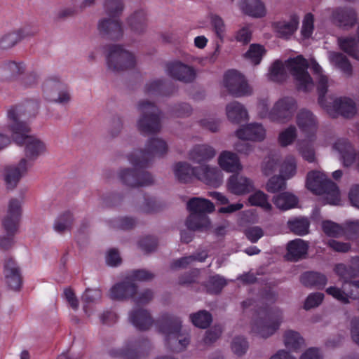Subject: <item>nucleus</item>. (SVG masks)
<instances>
[{"label": "nucleus", "instance_id": "obj_52", "mask_svg": "<svg viewBox=\"0 0 359 359\" xmlns=\"http://www.w3.org/2000/svg\"><path fill=\"white\" fill-rule=\"evenodd\" d=\"M73 215L69 212H66L61 215L54 224V229L58 233H63L71 229L73 224Z\"/></svg>", "mask_w": 359, "mask_h": 359}, {"label": "nucleus", "instance_id": "obj_36", "mask_svg": "<svg viewBox=\"0 0 359 359\" xmlns=\"http://www.w3.org/2000/svg\"><path fill=\"white\" fill-rule=\"evenodd\" d=\"M218 163L226 172H234L242 169L237 155L229 151H224L220 154Z\"/></svg>", "mask_w": 359, "mask_h": 359}, {"label": "nucleus", "instance_id": "obj_49", "mask_svg": "<svg viewBox=\"0 0 359 359\" xmlns=\"http://www.w3.org/2000/svg\"><path fill=\"white\" fill-rule=\"evenodd\" d=\"M189 318L193 324L200 328L208 327L212 321V315L205 310L191 313Z\"/></svg>", "mask_w": 359, "mask_h": 359}, {"label": "nucleus", "instance_id": "obj_55", "mask_svg": "<svg viewBox=\"0 0 359 359\" xmlns=\"http://www.w3.org/2000/svg\"><path fill=\"white\" fill-rule=\"evenodd\" d=\"M139 209L144 213H154L161 210L162 205L155 198L145 195L144 196V202Z\"/></svg>", "mask_w": 359, "mask_h": 359}, {"label": "nucleus", "instance_id": "obj_7", "mask_svg": "<svg viewBox=\"0 0 359 359\" xmlns=\"http://www.w3.org/2000/svg\"><path fill=\"white\" fill-rule=\"evenodd\" d=\"M43 90L46 99L50 102L66 105L71 101L67 85L57 76L48 77L43 83Z\"/></svg>", "mask_w": 359, "mask_h": 359}, {"label": "nucleus", "instance_id": "obj_31", "mask_svg": "<svg viewBox=\"0 0 359 359\" xmlns=\"http://www.w3.org/2000/svg\"><path fill=\"white\" fill-rule=\"evenodd\" d=\"M165 346L170 351L180 353L184 351L190 343L189 334L182 330L164 338Z\"/></svg>", "mask_w": 359, "mask_h": 359}, {"label": "nucleus", "instance_id": "obj_37", "mask_svg": "<svg viewBox=\"0 0 359 359\" xmlns=\"http://www.w3.org/2000/svg\"><path fill=\"white\" fill-rule=\"evenodd\" d=\"M197 167H192L187 162H178L173 168L176 179L182 183L190 182L193 177H196Z\"/></svg>", "mask_w": 359, "mask_h": 359}, {"label": "nucleus", "instance_id": "obj_39", "mask_svg": "<svg viewBox=\"0 0 359 359\" xmlns=\"http://www.w3.org/2000/svg\"><path fill=\"white\" fill-rule=\"evenodd\" d=\"M31 35L34 34H29L25 28L8 32L0 39V48L4 50L11 48L22 39Z\"/></svg>", "mask_w": 359, "mask_h": 359}, {"label": "nucleus", "instance_id": "obj_24", "mask_svg": "<svg viewBox=\"0 0 359 359\" xmlns=\"http://www.w3.org/2000/svg\"><path fill=\"white\" fill-rule=\"evenodd\" d=\"M137 285L127 277L121 283L114 285L110 290V297L113 299L123 300L133 298L136 294Z\"/></svg>", "mask_w": 359, "mask_h": 359}, {"label": "nucleus", "instance_id": "obj_28", "mask_svg": "<svg viewBox=\"0 0 359 359\" xmlns=\"http://www.w3.org/2000/svg\"><path fill=\"white\" fill-rule=\"evenodd\" d=\"M131 323L139 330L146 331L152 326L154 320L147 309H135L129 314Z\"/></svg>", "mask_w": 359, "mask_h": 359}, {"label": "nucleus", "instance_id": "obj_35", "mask_svg": "<svg viewBox=\"0 0 359 359\" xmlns=\"http://www.w3.org/2000/svg\"><path fill=\"white\" fill-rule=\"evenodd\" d=\"M334 147L340 154L344 166H350L354 162L355 151L347 140H338L334 144Z\"/></svg>", "mask_w": 359, "mask_h": 359}, {"label": "nucleus", "instance_id": "obj_18", "mask_svg": "<svg viewBox=\"0 0 359 359\" xmlns=\"http://www.w3.org/2000/svg\"><path fill=\"white\" fill-rule=\"evenodd\" d=\"M334 23L339 27L348 30L358 22L356 11L352 8H338L332 13Z\"/></svg>", "mask_w": 359, "mask_h": 359}, {"label": "nucleus", "instance_id": "obj_27", "mask_svg": "<svg viewBox=\"0 0 359 359\" xmlns=\"http://www.w3.org/2000/svg\"><path fill=\"white\" fill-rule=\"evenodd\" d=\"M130 31L137 35L144 34L147 29V19L143 10H137L132 13L126 20Z\"/></svg>", "mask_w": 359, "mask_h": 359}, {"label": "nucleus", "instance_id": "obj_54", "mask_svg": "<svg viewBox=\"0 0 359 359\" xmlns=\"http://www.w3.org/2000/svg\"><path fill=\"white\" fill-rule=\"evenodd\" d=\"M297 163L295 158L292 156H287L280 167V173L282 177L288 179L294 176L296 173Z\"/></svg>", "mask_w": 359, "mask_h": 359}, {"label": "nucleus", "instance_id": "obj_43", "mask_svg": "<svg viewBox=\"0 0 359 359\" xmlns=\"http://www.w3.org/2000/svg\"><path fill=\"white\" fill-rule=\"evenodd\" d=\"M329 59L332 64L340 69L346 75H352V66L347 57L341 53L330 52Z\"/></svg>", "mask_w": 359, "mask_h": 359}, {"label": "nucleus", "instance_id": "obj_12", "mask_svg": "<svg viewBox=\"0 0 359 359\" xmlns=\"http://www.w3.org/2000/svg\"><path fill=\"white\" fill-rule=\"evenodd\" d=\"M29 168L25 160H20L17 164L6 165L1 173L6 189H15L21 179L27 173Z\"/></svg>", "mask_w": 359, "mask_h": 359}, {"label": "nucleus", "instance_id": "obj_26", "mask_svg": "<svg viewBox=\"0 0 359 359\" xmlns=\"http://www.w3.org/2000/svg\"><path fill=\"white\" fill-rule=\"evenodd\" d=\"M216 155L215 149L208 144L195 145L188 154V158L195 163L205 164Z\"/></svg>", "mask_w": 359, "mask_h": 359}, {"label": "nucleus", "instance_id": "obj_60", "mask_svg": "<svg viewBox=\"0 0 359 359\" xmlns=\"http://www.w3.org/2000/svg\"><path fill=\"white\" fill-rule=\"evenodd\" d=\"M248 342L243 337H236L231 342V349L233 353L238 357L245 354L248 349Z\"/></svg>", "mask_w": 359, "mask_h": 359}, {"label": "nucleus", "instance_id": "obj_53", "mask_svg": "<svg viewBox=\"0 0 359 359\" xmlns=\"http://www.w3.org/2000/svg\"><path fill=\"white\" fill-rule=\"evenodd\" d=\"M322 228L323 232L330 237L339 238L344 233L343 226L330 220L323 222Z\"/></svg>", "mask_w": 359, "mask_h": 359}, {"label": "nucleus", "instance_id": "obj_62", "mask_svg": "<svg viewBox=\"0 0 359 359\" xmlns=\"http://www.w3.org/2000/svg\"><path fill=\"white\" fill-rule=\"evenodd\" d=\"M128 278L132 282L137 281H150L155 278V274L146 269H137L131 272Z\"/></svg>", "mask_w": 359, "mask_h": 359}, {"label": "nucleus", "instance_id": "obj_5", "mask_svg": "<svg viewBox=\"0 0 359 359\" xmlns=\"http://www.w3.org/2000/svg\"><path fill=\"white\" fill-rule=\"evenodd\" d=\"M168 147L167 143L158 137L147 140L144 149L137 150L128 156V160L134 166L146 168L155 157H162L166 154Z\"/></svg>", "mask_w": 359, "mask_h": 359}, {"label": "nucleus", "instance_id": "obj_11", "mask_svg": "<svg viewBox=\"0 0 359 359\" xmlns=\"http://www.w3.org/2000/svg\"><path fill=\"white\" fill-rule=\"evenodd\" d=\"M28 107L29 106L25 107L22 105H16L11 107L8 110V128L12 133V139L15 135L29 133L30 128L25 119L34 116L35 113L27 114Z\"/></svg>", "mask_w": 359, "mask_h": 359}, {"label": "nucleus", "instance_id": "obj_21", "mask_svg": "<svg viewBox=\"0 0 359 359\" xmlns=\"http://www.w3.org/2000/svg\"><path fill=\"white\" fill-rule=\"evenodd\" d=\"M149 347L150 342L148 339L144 337L133 339L129 340L123 348L122 354L126 359H139Z\"/></svg>", "mask_w": 359, "mask_h": 359}, {"label": "nucleus", "instance_id": "obj_46", "mask_svg": "<svg viewBox=\"0 0 359 359\" xmlns=\"http://www.w3.org/2000/svg\"><path fill=\"white\" fill-rule=\"evenodd\" d=\"M124 8L123 0H104L103 8L108 17L119 18Z\"/></svg>", "mask_w": 359, "mask_h": 359}, {"label": "nucleus", "instance_id": "obj_8", "mask_svg": "<svg viewBox=\"0 0 359 359\" xmlns=\"http://www.w3.org/2000/svg\"><path fill=\"white\" fill-rule=\"evenodd\" d=\"M107 60L108 69L114 72L132 69L136 63L134 54L120 45L109 46Z\"/></svg>", "mask_w": 359, "mask_h": 359}, {"label": "nucleus", "instance_id": "obj_6", "mask_svg": "<svg viewBox=\"0 0 359 359\" xmlns=\"http://www.w3.org/2000/svg\"><path fill=\"white\" fill-rule=\"evenodd\" d=\"M29 133H24L21 135H15L13 140L19 146L25 145V157L20 160H25L26 165L31 168L32 162L36 161L40 156L46 152V143L41 139L28 135Z\"/></svg>", "mask_w": 359, "mask_h": 359}, {"label": "nucleus", "instance_id": "obj_19", "mask_svg": "<svg viewBox=\"0 0 359 359\" xmlns=\"http://www.w3.org/2000/svg\"><path fill=\"white\" fill-rule=\"evenodd\" d=\"M168 74L180 81L191 83L196 78L195 69L181 62H175L167 65Z\"/></svg>", "mask_w": 359, "mask_h": 359}, {"label": "nucleus", "instance_id": "obj_4", "mask_svg": "<svg viewBox=\"0 0 359 359\" xmlns=\"http://www.w3.org/2000/svg\"><path fill=\"white\" fill-rule=\"evenodd\" d=\"M307 188L318 195H323L329 204L337 205L339 201V191L335 183L318 171H311L306 177Z\"/></svg>", "mask_w": 359, "mask_h": 359}, {"label": "nucleus", "instance_id": "obj_20", "mask_svg": "<svg viewBox=\"0 0 359 359\" xmlns=\"http://www.w3.org/2000/svg\"><path fill=\"white\" fill-rule=\"evenodd\" d=\"M196 178L214 187H219L222 182L221 171L208 164H202L197 166Z\"/></svg>", "mask_w": 359, "mask_h": 359}, {"label": "nucleus", "instance_id": "obj_40", "mask_svg": "<svg viewBox=\"0 0 359 359\" xmlns=\"http://www.w3.org/2000/svg\"><path fill=\"white\" fill-rule=\"evenodd\" d=\"M300 281L304 286L320 289L326 285L327 278L319 272L307 271L301 276Z\"/></svg>", "mask_w": 359, "mask_h": 359}, {"label": "nucleus", "instance_id": "obj_64", "mask_svg": "<svg viewBox=\"0 0 359 359\" xmlns=\"http://www.w3.org/2000/svg\"><path fill=\"white\" fill-rule=\"evenodd\" d=\"M154 297V292L150 289H145L143 291L133 295L134 302L138 305L149 304Z\"/></svg>", "mask_w": 359, "mask_h": 359}, {"label": "nucleus", "instance_id": "obj_2", "mask_svg": "<svg viewBox=\"0 0 359 359\" xmlns=\"http://www.w3.org/2000/svg\"><path fill=\"white\" fill-rule=\"evenodd\" d=\"M137 130L144 135L156 134L161 129V112L154 102L140 100L136 104Z\"/></svg>", "mask_w": 359, "mask_h": 359}, {"label": "nucleus", "instance_id": "obj_44", "mask_svg": "<svg viewBox=\"0 0 359 359\" xmlns=\"http://www.w3.org/2000/svg\"><path fill=\"white\" fill-rule=\"evenodd\" d=\"M273 201L278 208L286 210L295 207L298 200L294 195L284 192L274 196Z\"/></svg>", "mask_w": 359, "mask_h": 359}, {"label": "nucleus", "instance_id": "obj_10", "mask_svg": "<svg viewBox=\"0 0 359 359\" xmlns=\"http://www.w3.org/2000/svg\"><path fill=\"white\" fill-rule=\"evenodd\" d=\"M135 168H121L117 172L118 178L121 182L131 188L148 187L154 184L153 175L145 170Z\"/></svg>", "mask_w": 359, "mask_h": 359}, {"label": "nucleus", "instance_id": "obj_23", "mask_svg": "<svg viewBox=\"0 0 359 359\" xmlns=\"http://www.w3.org/2000/svg\"><path fill=\"white\" fill-rule=\"evenodd\" d=\"M4 273L8 286L14 290H19L22 285V277L20 268L13 259H5Z\"/></svg>", "mask_w": 359, "mask_h": 359}, {"label": "nucleus", "instance_id": "obj_30", "mask_svg": "<svg viewBox=\"0 0 359 359\" xmlns=\"http://www.w3.org/2000/svg\"><path fill=\"white\" fill-rule=\"evenodd\" d=\"M283 318L282 312L278 311L270 325L264 323L261 320L257 321L252 325V331L261 337L268 338L278 329Z\"/></svg>", "mask_w": 359, "mask_h": 359}, {"label": "nucleus", "instance_id": "obj_38", "mask_svg": "<svg viewBox=\"0 0 359 359\" xmlns=\"http://www.w3.org/2000/svg\"><path fill=\"white\" fill-rule=\"evenodd\" d=\"M229 120L233 123H240L248 119V111L245 107L238 102H233L226 107Z\"/></svg>", "mask_w": 359, "mask_h": 359}, {"label": "nucleus", "instance_id": "obj_16", "mask_svg": "<svg viewBox=\"0 0 359 359\" xmlns=\"http://www.w3.org/2000/svg\"><path fill=\"white\" fill-rule=\"evenodd\" d=\"M20 215L21 208L19 200L12 198L8 203L7 215L2 221L3 227L8 234L15 235L18 231Z\"/></svg>", "mask_w": 359, "mask_h": 359}, {"label": "nucleus", "instance_id": "obj_17", "mask_svg": "<svg viewBox=\"0 0 359 359\" xmlns=\"http://www.w3.org/2000/svg\"><path fill=\"white\" fill-rule=\"evenodd\" d=\"M158 332L163 338L177 334L182 329L180 318L170 313L162 314L156 321Z\"/></svg>", "mask_w": 359, "mask_h": 359}, {"label": "nucleus", "instance_id": "obj_3", "mask_svg": "<svg viewBox=\"0 0 359 359\" xmlns=\"http://www.w3.org/2000/svg\"><path fill=\"white\" fill-rule=\"evenodd\" d=\"M315 59H311L309 62L302 55L295 57L289 58L285 61V67L293 76L295 85L299 91L309 92L314 87L313 81L307 71L309 67L313 70L318 83L319 75L316 73L312 67V61Z\"/></svg>", "mask_w": 359, "mask_h": 359}, {"label": "nucleus", "instance_id": "obj_41", "mask_svg": "<svg viewBox=\"0 0 359 359\" xmlns=\"http://www.w3.org/2000/svg\"><path fill=\"white\" fill-rule=\"evenodd\" d=\"M299 18L292 15L288 21H280L276 23V29L278 36L287 39L297 30L299 25Z\"/></svg>", "mask_w": 359, "mask_h": 359}, {"label": "nucleus", "instance_id": "obj_25", "mask_svg": "<svg viewBox=\"0 0 359 359\" xmlns=\"http://www.w3.org/2000/svg\"><path fill=\"white\" fill-rule=\"evenodd\" d=\"M228 189L233 194L243 195L254 189L252 181L243 175H233L228 181Z\"/></svg>", "mask_w": 359, "mask_h": 359}, {"label": "nucleus", "instance_id": "obj_29", "mask_svg": "<svg viewBox=\"0 0 359 359\" xmlns=\"http://www.w3.org/2000/svg\"><path fill=\"white\" fill-rule=\"evenodd\" d=\"M240 140L262 141L265 137V130L259 123H250L236 131Z\"/></svg>", "mask_w": 359, "mask_h": 359}, {"label": "nucleus", "instance_id": "obj_42", "mask_svg": "<svg viewBox=\"0 0 359 359\" xmlns=\"http://www.w3.org/2000/svg\"><path fill=\"white\" fill-rule=\"evenodd\" d=\"M123 128V118L119 114L113 115L109 120L105 139L107 141L117 138Z\"/></svg>", "mask_w": 359, "mask_h": 359}, {"label": "nucleus", "instance_id": "obj_50", "mask_svg": "<svg viewBox=\"0 0 359 359\" xmlns=\"http://www.w3.org/2000/svg\"><path fill=\"white\" fill-rule=\"evenodd\" d=\"M309 222L304 217L295 218L287 222L289 229L297 235H305L309 233Z\"/></svg>", "mask_w": 359, "mask_h": 359}, {"label": "nucleus", "instance_id": "obj_56", "mask_svg": "<svg viewBox=\"0 0 359 359\" xmlns=\"http://www.w3.org/2000/svg\"><path fill=\"white\" fill-rule=\"evenodd\" d=\"M269 78L276 82H282L286 78V73L284 65L278 61H275L270 69Z\"/></svg>", "mask_w": 359, "mask_h": 359}, {"label": "nucleus", "instance_id": "obj_1", "mask_svg": "<svg viewBox=\"0 0 359 359\" xmlns=\"http://www.w3.org/2000/svg\"><path fill=\"white\" fill-rule=\"evenodd\" d=\"M311 64L314 72L319 75L317 85L318 104L333 117L340 115L345 118H353L357 111L355 102L347 97H339L334 98L333 102H328L325 98L330 86L328 78L323 74V69L317 62L313 60Z\"/></svg>", "mask_w": 359, "mask_h": 359}, {"label": "nucleus", "instance_id": "obj_45", "mask_svg": "<svg viewBox=\"0 0 359 359\" xmlns=\"http://www.w3.org/2000/svg\"><path fill=\"white\" fill-rule=\"evenodd\" d=\"M338 43L340 48L348 55L359 60L358 42L353 37H339Z\"/></svg>", "mask_w": 359, "mask_h": 359}, {"label": "nucleus", "instance_id": "obj_22", "mask_svg": "<svg viewBox=\"0 0 359 359\" xmlns=\"http://www.w3.org/2000/svg\"><path fill=\"white\" fill-rule=\"evenodd\" d=\"M297 123L300 130L309 138L314 135L318 128V121L315 115L309 110L302 109L297 114Z\"/></svg>", "mask_w": 359, "mask_h": 359}, {"label": "nucleus", "instance_id": "obj_14", "mask_svg": "<svg viewBox=\"0 0 359 359\" xmlns=\"http://www.w3.org/2000/svg\"><path fill=\"white\" fill-rule=\"evenodd\" d=\"M297 109L294 98L285 97L278 100L269 113L272 121L285 122L290 120Z\"/></svg>", "mask_w": 359, "mask_h": 359}, {"label": "nucleus", "instance_id": "obj_63", "mask_svg": "<svg viewBox=\"0 0 359 359\" xmlns=\"http://www.w3.org/2000/svg\"><path fill=\"white\" fill-rule=\"evenodd\" d=\"M297 137V129L294 126H290L279 135V142L282 146L290 144Z\"/></svg>", "mask_w": 359, "mask_h": 359}, {"label": "nucleus", "instance_id": "obj_51", "mask_svg": "<svg viewBox=\"0 0 359 359\" xmlns=\"http://www.w3.org/2000/svg\"><path fill=\"white\" fill-rule=\"evenodd\" d=\"M346 280L344 281L341 288L332 286L326 289V292L343 304H348L349 296Z\"/></svg>", "mask_w": 359, "mask_h": 359}, {"label": "nucleus", "instance_id": "obj_59", "mask_svg": "<svg viewBox=\"0 0 359 359\" xmlns=\"http://www.w3.org/2000/svg\"><path fill=\"white\" fill-rule=\"evenodd\" d=\"M210 22L217 37L219 39L220 42L222 43L226 32L223 20L220 16L212 14L210 15Z\"/></svg>", "mask_w": 359, "mask_h": 359}, {"label": "nucleus", "instance_id": "obj_58", "mask_svg": "<svg viewBox=\"0 0 359 359\" xmlns=\"http://www.w3.org/2000/svg\"><path fill=\"white\" fill-rule=\"evenodd\" d=\"M249 202L252 205L260 206L266 211L271 210L272 206L268 202L267 196L262 191H256L249 197Z\"/></svg>", "mask_w": 359, "mask_h": 359}, {"label": "nucleus", "instance_id": "obj_47", "mask_svg": "<svg viewBox=\"0 0 359 359\" xmlns=\"http://www.w3.org/2000/svg\"><path fill=\"white\" fill-rule=\"evenodd\" d=\"M283 338L285 346L292 351L299 349L304 342V339L300 336L299 333L292 330L285 331Z\"/></svg>", "mask_w": 359, "mask_h": 359}, {"label": "nucleus", "instance_id": "obj_57", "mask_svg": "<svg viewBox=\"0 0 359 359\" xmlns=\"http://www.w3.org/2000/svg\"><path fill=\"white\" fill-rule=\"evenodd\" d=\"M265 53L264 47L259 44H251L249 50L245 53V57L254 65H258Z\"/></svg>", "mask_w": 359, "mask_h": 359}, {"label": "nucleus", "instance_id": "obj_34", "mask_svg": "<svg viewBox=\"0 0 359 359\" xmlns=\"http://www.w3.org/2000/svg\"><path fill=\"white\" fill-rule=\"evenodd\" d=\"M309 245L302 239H295L288 243L286 257L290 261L297 262L303 258L306 254Z\"/></svg>", "mask_w": 359, "mask_h": 359}, {"label": "nucleus", "instance_id": "obj_9", "mask_svg": "<svg viewBox=\"0 0 359 359\" xmlns=\"http://www.w3.org/2000/svg\"><path fill=\"white\" fill-rule=\"evenodd\" d=\"M187 208L191 212L186 221L187 228L196 226L193 223L195 219L201 221L200 225L210 224L207 214L215 210V205L209 200L196 197L192 198L187 203Z\"/></svg>", "mask_w": 359, "mask_h": 359}, {"label": "nucleus", "instance_id": "obj_33", "mask_svg": "<svg viewBox=\"0 0 359 359\" xmlns=\"http://www.w3.org/2000/svg\"><path fill=\"white\" fill-rule=\"evenodd\" d=\"M22 63L9 61L0 65V81H13L24 73Z\"/></svg>", "mask_w": 359, "mask_h": 359}, {"label": "nucleus", "instance_id": "obj_13", "mask_svg": "<svg viewBox=\"0 0 359 359\" xmlns=\"http://www.w3.org/2000/svg\"><path fill=\"white\" fill-rule=\"evenodd\" d=\"M224 86L231 95L239 97L251 93L244 76L236 70L228 71L224 77Z\"/></svg>", "mask_w": 359, "mask_h": 359}, {"label": "nucleus", "instance_id": "obj_61", "mask_svg": "<svg viewBox=\"0 0 359 359\" xmlns=\"http://www.w3.org/2000/svg\"><path fill=\"white\" fill-rule=\"evenodd\" d=\"M285 178L282 176L272 177L266 184V190L269 192L276 193L283 190L286 187Z\"/></svg>", "mask_w": 359, "mask_h": 359}, {"label": "nucleus", "instance_id": "obj_15", "mask_svg": "<svg viewBox=\"0 0 359 359\" xmlns=\"http://www.w3.org/2000/svg\"><path fill=\"white\" fill-rule=\"evenodd\" d=\"M97 29L101 35L111 40L121 39L124 33L122 22L118 18H101L98 21Z\"/></svg>", "mask_w": 359, "mask_h": 359}, {"label": "nucleus", "instance_id": "obj_48", "mask_svg": "<svg viewBox=\"0 0 359 359\" xmlns=\"http://www.w3.org/2000/svg\"><path fill=\"white\" fill-rule=\"evenodd\" d=\"M227 280L220 275L210 276L204 284L208 293L217 294L227 285Z\"/></svg>", "mask_w": 359, "mask_h": 359}, {"label": "nucleus", "instance_id": "obj_32", "mask_svg": "<svg viewBox=\"0 0 359 359\" xmlns=\"http://www.w3.org/2000/svg\"><path fill=\"white\" fill-rule=\"evenodd\" d=\"M239 8L244 14L256 18L264 17L266 13L260 0H240Z\"/></svg>", "mask_w": 359, "mask_h": 359}]
</instances>
